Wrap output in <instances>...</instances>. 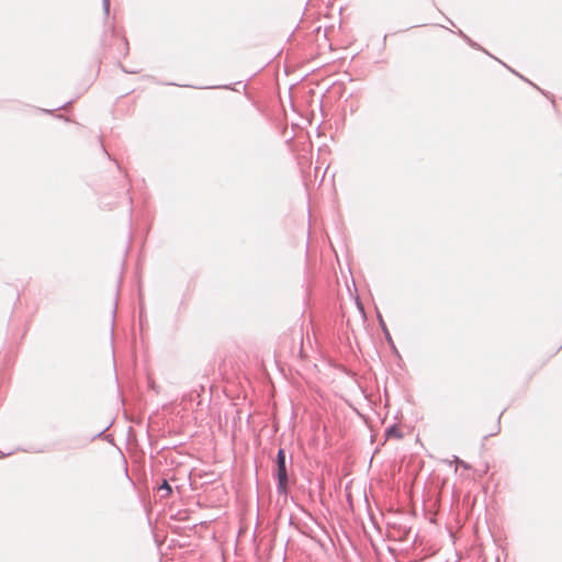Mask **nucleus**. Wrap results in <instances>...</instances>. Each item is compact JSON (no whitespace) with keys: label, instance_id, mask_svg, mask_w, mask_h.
<instances>
[{"label":"nucleus","instance_id":"2","mask_svg":"<svg viewBox=\"0 0 562 562\" xmlns=\"http://www.w3.org/2000/svg\"><path fill=\"white\" fill-rule=\"evenodd\" d=\"M386 434L389 437H393L396 439H401L403 437L401 429L396 426H392L391 428H389Z\"/></svg>","mask_w":562,"mask_h":562},{"label":"nucleus","instance_id":"1","mask_svg":"<svg viewBox=\"0 0 562 562\" xmlns=\"http://www.w3.org/2000/svg\"><path fill=\"white\" fill-rule=\"evenodd\" d=\"M277 477L279 492L285 494L288 488V473L285 467V453L283 449H280L277 456Z\"/></svg>","mask_w":562,"mask_h":562},{"label":"nucleus","instance_id":"3","mask_svg":"<svg viewBox=\"0 0 562 562\" xmlns=\"http://www.w3.org/2000/svg\"><path fill=\"white\" fill-rule=\"evenodd\" d=\"M159 492H165L164 496H169L171 493V487L167 481H164L162 484L158 487Z\"/></svg>","mask_w":562,"mask_h":562}]
</instances>
